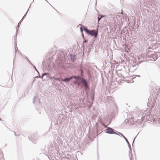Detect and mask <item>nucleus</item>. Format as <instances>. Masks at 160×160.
I'll list each match as a JSON object with an SVG mask.
<instances>
[{"mask_svg":"<svg viewBox=\"0 0 160 160\" xmlns=\"http://www.w3.org/2000/svg\"><path fill=\"white\" fill-rule=\"evenodd\" d=\"M47 74L46 76L47 78H48L51 79H54L55 80H58V78H54V76H52L50 73H47Z\"/></svg>","mask_w":160,"mask_h":160,"instance_id":"nucleus-4","label":"nucleus"},{"mask_svg":"<svg viewBox=\"0 0 160 160\" xmlns=\"http://www.w3.org/2000/svg\"><path fill=\"white\" fill-rule=\"evenodd\" d=\"M84 41L83 42V43H86L88 42V40L85 39V38H84Z\"/></svg>","mask_w":160,"mask_h":160,"instance_id":"nucleus-17","label":"nucleus"},{"mask_svg":"<svg viewBox=\"0 0 160 160\" xmlns=\"http://www.w3.org/2000/svg\"><path fill=\"white\" fill-rule=\"evenodd\" d=\"M105 131V133H107L110 134H115L118 135V134L114 132L115 131V130L109 127H107Z\"/></svg>","mask_w":160,"mask_h":160,"instance_id":"nucleus-3","label":"nucleus"},{"mask_svg":"<svg viewBox=\"0 0 160 160\" xmlns=\"http://www.w3.org/2000/svg\"><path fill=\"white\" fill-rule=\"evenodd\" d=\"M82 80L83 82V83L80 82V83L82 84V87L84 88L85 90H89L90 88L89 86V83L87 80L85 78H82Z\"/></svg>","mask_w":160,"mask_h":160,"instance_id":"nucleus-2","label":"nucleus"},{"mask_svg":"<svg viewBox=\"0 0 160 160\" xmlns=\"http://www.w3.org/2000/svg\"><path fill=\"white\" fill-rule=\"evenodd\" d=\"M101 124L105 128H107V126L102 122H101Z\"/></svg>","mask_w":160,"mask_h":160,"instance_id":"nucleus-15","label":"nucleus"},{"mask_svg":"<svg viewBox=\"0 0 160 160\" xmlns=\"http://www.w3.org/2000/svg\"><path fill=\"white\" fill-rule=\"evenodd\" d=\"M130 160H131V158H130Z\"/></svg>","mask_w":160,"mask_h":160,"instance_id":"nucleus-27","label":"nucleus"},{"mask_svg":"<svg viewBox=\"0 0 160 160\" xmlns=\"http://www.w3.org/2000/svg\"><path fill=\"white\" fill-rule=\"evenodd\" d=\"M118 133L121 135L123 137V138H124V139H125L126 142H128V141L127 139L121 133H120L119 132H118Z\"/></svg>","mask_w":160,"mask_h":160,"instance_id":"nucleus-12","label":"nucleus"},{"mask_svg":"<svg viewBox=\"0 0 160 160\" xmlns=\"http://www.w3.org/2000/svg\"><path fill=\"white\" fill-rule=\"evenodd\" d=\"M18 28H16V30H17V31H18Z\"/></svg>","mask_w":160,"mask_h":160,"instance_id":"nucleus-22","label":"nucleus"},{"mask_svg":"<svg viewBox=\"0 0 160 160\" xmlns=\"http://www.w3.org/2000/svg\"><path fill=\"white\" fill-rule=\"evenodd\" d=\"M137 136H136L134 138V139H133V143H132V146H133V143H134V142L135 140V138H136V137Z\"/></svg>","mask_w":160,"mask_h":160,"instance_id":"nucleus-19","label":"nucleus"},{"mask_svg":"<svg viewBox=\"0 0 160 160\" xmlns=\"http://www.w3.org/2000/svg\"><path fill=\"white\" fill-rule=\"evenodd\" d=\"M121 14H123V11L122 10V12H121Z\"/></svg>","mask_w":160,"mask_h":160,"instance_id":"nucleus-21","label":"nucleus"},{"mask_svg":"<svg viewBox=\"0 0 160 160\" xmlns=\"http://www.w3.org/2000/svg\"><path fill=\"white\" fill-rule=\"evenodd\" d=\"M0 120H1V121L2 120L0 118Z\"/></svg>","mask_w":160,"mask_h":160,"instance_id":"nucleus-25","label":"nucleus"},{"mask_svg":"<svg viewBox=\"0 0 160 160\" xmlns=\"http://www.w3.org/2000/svg\"><path fill=\"white\" fill-rule=\"evenodd\" d=\"M82 37L83 38V39H84V38H84V34H83V33H82Z\"/></svg>","mask_w":160,"mask_h":160,"instance_id":"nucleus-20","label":"nucleus"},{"mask_svg":"<svg viewBox=\"0 0 160 160\" xmlns=\"http://www.w3.org/2000/svg\"><path fill=\"white\" fill-rule=\"evenodd\" d=\"M47 73H46V72H45V73H43L42 74V75L41 76H40L39 74V77L41 78H43V77L45 76H46V75H47Z\"/></svg>","mask_w":160,"mask_h":160,"instance_id":"nucleus-11","label":"nucleus"},{"mask_svg":"<svg viewBox=\"0 0 160 160\" xmlns=\"http://www.w3.org/2000/svg\"><path fill=\"white\" fill-rule=\"evenodd\" d=\"M84 28L85 32L88 35L96 38L98 35V32L94 29L89 30L86 28L85 27H83Z\"/></svg>","mask_w":160,"mask_h":160,"instance_id":"nucleus-1","label":"nucleus"},{"mask_svg":"<svg viewBox=\"0 0 160 160\" xmlns=\"http://www.w3.org/2000/svg\"><path fill=\"white\" fill-rule=\"evenodd\" d=\"M72 79V78L71 77L69 78H65L64 79H62L61 80L64 82H69L71 79Z\"/></svg>","mask_w":160,"mask_h":160,"instance_id":"nucleus-5","label":"nucleus"},{"mask_svg":"<svg viewBox=\"0 0 160 160\" xmlns=\"http://www.w3.org/2000/svg\"><path fill=\"white\" fill-rule=\"evenodd\" d=\"M103 17H104V16L102 15H100V17H98V22H99V21Z\"/></svg>","mask_w":160,"mask_h":160,"instance_id":"nucleus-13","label":"nucleus"},{"mask_svg":"<svg viewBox=\"0 0 160 160\" xmlns=\"http://www.w3.org/2000/svg\"><path fill=\"white\" fill-rule=\"evenodd\" d=\"M128 145V147L129 148V152L130 151H132V149H131V146L130 145V144L128 141V142H127Z\"/></svg>","mask_w":160,"mask_h":160,"instance_id":"nucleus-14","label":"nucleus"},{"mask_svg":"<svg viewBox=\"0 0 160 160\" xmlns=\"http://www.w3.org/2000/svg\"><path fill=\"white\" fill-rule=\"evenodd\" d=\"M29 8L28 9L27 11V12L26 13V14H25V15H24V16L23 17L22 20L18 23V26L17 27V28H19V26L20 25L21 23V22L22 21V20L26 16V14H27V13H28V10H29Z\"/></svg>","mask_w":160,"mask_h":160,"instance_id":"nucleus-7","label":"nucleus"},{"mask_svg":"<svg viewBox=\"0 0 160 160\" xmlns=\"http://www.w3.org/2000/svg\"><path fill=\"white\" fill-rule=\"evenodd\" d=\"M26 59H28V62L30 63L31 64H32L31 62H30V61L28 59V58L27 57H26Z\"/></svg>","mask_w":160,"mask_h":160,"instance_id":"nucleus-18","label":"nucleus"},{"mask_svg":"<svg viewBox=\"0 0 160 160\" xmlns=\"http://www.w3.org/2000/svg\"><path fill=\"white\" fill-rule=\"evenodd\" d=\"M33 66V67L35 69V70L38 72V74L39 75V72H38V71L37 70V69H36V67L35 66Z\"/></svg>","mask_w":160,"mask_h":160,"instance_id":"nucleus-16","label":"nucleus"},{"mask_svg":"<svg viewBox=\"0 0 160 160\" xmlns=\"http://www.w3.org/2000/svg\"><path fill=\"white\" fill-rule=\"evenodd\" d=\"M138 77H140V75H138L137 76Z\"/></svg>","mask_w":160,"mask_h":160,"instance_id":"nucleus-23","label":"nucleus"},{"mask_svg":"<svg viewBox=\"0 0 160 160\" xmlns=\"http://www.w3.org/2000/svg\"><path fill=\"white\" fill-rule=\"evenodd\" d=\"M81 26V27L80 28V30L81 32L82 33V32L83 30L84 31V28L83 27H84L83 26H82V25L81 24H79V26Z\"/></svg>","mask_w":160,"mask_h":160,"instance_id":"nucleus-10","label":"nucleus"},{"mask_svg":"<svg viewBox=\"0 0 160 160\" xmlns=\"http://www.w3.org/2000/svg\"><path fill=\"white\" fill-rule=\"evenodd\" d=\"M70 58L71 60L73 62H74V61L76 60V55H72L70 54Z\"/></svg>","mask_w":160,"mask_h":160,"instance_id":"nucleus-8","label":"nucleus"},{"mask_svg":"<svg viewBox=\"0 0 160 160\" xmlns=\"http://www.w3.org/2000/svg\"><path fill=\"white\" fill-rule=\"evenodd\" d=\"M33 103L34 104H38V102L37 100V98L36 97H34L33 99Z\"/></svg>","mask_w":160,"mask_h":160,"instance_id":"nucleus-9","label":"nucleus"},{"mask_svg":"<svg viewBox=\"0 0 160 160\" xmlns=\"http://www.w3.org/2000/svg\"><path fill=\"white\" fill-rule=\"evenodd\" d=\"M72 78V79L73 78H74L77 80V81H79V80H82V78H81V77L80 76H71Z\"/></svg>","mask_w":160,"mask_h":160,"instance_id":"nucleus-6","label":"nucleus"},{"mask_svg":"<svg viewBox=\"0 0 160 160\" xmlns=\"http://www.w3.org/2000/svg\"><path fill=\"white\" fill-rule=\"evenodd\" d=\"M14 133H15V136H17V135H16V133H15V132H14Z\"/></svg>","mask_w":160,"mask_h":160,"instance_id":"nucleus-24","label":"nucleus"},{"mask_svg":"<svg viewBox=\"0 0 160 160\" xmlns=\"http://www.w3.org/2000/svg\"><path fill=\"white\" fill-rule=\"evenodd\" d=\"M30 6H31V5H30V6H29V8H30Z\"/></svg>","mask_w":160,"mask_h":160,"instance_id":"nucleus-26","label":"nucleus"}]
</instances>
